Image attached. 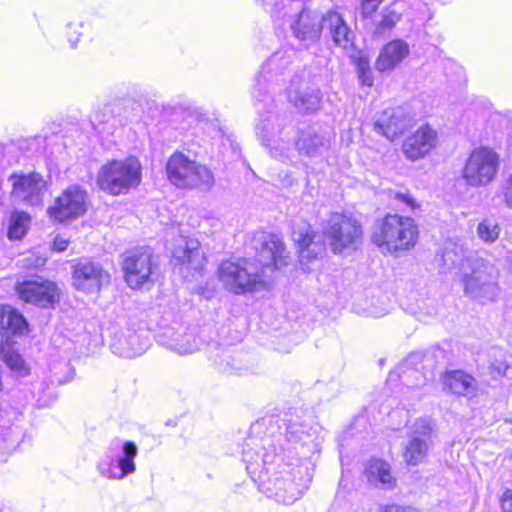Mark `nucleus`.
<instances>
[{
  "label": "nucleus",
  "mask_w": 512,
  "mask_h": 512,
  "mask_svg": "<svg viewBox=\"0 0 512 512\" xmlns=\"http://www.w3.org/2000/svg\"><path fill=\"white\" fill-rule=\"evenodd\" d=\"M393 199L404 203L412 211H414L420 207V205L417 203L416 199L409 192H406V193L395 192V193H393Z\"/></svg>",
  "instance_id": "32"
},
{
  "label": "nucleus",
  "mask_w": 512,
  "mask_h": 512,
  "mask_svg": "<svg viewBox=\"0 0 512 512\" xmlns=\"http://www.w3.org/2000/svg\"><path fill=\"white\" fill-rule=\"evenodd\" d=\"M88 205L87 191L79 185H71L54 199L46 213L52 222L66 224L84 216Z\"/></svg>",
  "instance_id": "11"
},
{
  "label": "nucleus",
  "mask_w": 512,
  "mask_h": 512,
  "mask_svg": "<svg viewBox=\"0 0 512 512\" xmlns=\"http://www.w3.org/2000/svg\"><path fill=\"white\" fill-rule=\"evenodd\" d=\"M15 344L16 342L10 337L0 340V360L17 376L27 377L31 374V366Z\"/></svg>",
  "instance_id": "21"
},
{
  "label": "nucleus",
  "mask_w": 512,
  "mask_h": 512,
  "mask_svg": "<svg viewBox=\"0 0 512 512\" xmlns=\"http://www.w3.org/2000/svg\"><path fill=\"white\" fill-rule=\"evenodd\" d=\"M24 268L31 269V266L26 264V265H24Z\"/></svg>",
  "instance_id": "40"
},
{
  "label": "nucleus",
  "mask_w": 512,
  "mask_h": 512,
  "mask_svg": "<svg viewBox=\"0 0 512 512\" xmlns=\"http://www.w3.org/2000/svg\"><path fill=\"white\" fill-rule=\"evenodd\" d=\"M142 179V163L138 157L130 155L106 161L97 171L96 185L106 195L120 196L136 190Z\"/></svg>",
  "instance_id": "2"
},
{
  "label": "nucleus",
  "mask_w": 512,
  "mask_h": 512,
  "mask_svg": "<svg viewBox=\"0 0 512 512\" xmlns=\"http://www.w3.org/2000/svg\"><path fill=\"white\" fill-rule=\"evenodd\" d=\"M137 446L132 441H126L123 444V456L118 460V466L120 468V474L114 476L115 478L121 479L128 474L135 471L136 466L134 459L137 456Z\"/></svg>",
  "instance_id": "27"
},
{
  "label": "nucleus",
  "mask_w": 512,
  "mask_h": 512,
  "mask_svg": "<svg viewBox=\"0 0 512 512\" xmlns=\"http://www.w3.org/2000/svg\"><path fill=\"white\" fill-rule=\"evenodd\" d=\"M419 234L412 217L388 212L375 220L370 242L383 255L399 256L416 247Z\"/></svg>",
  "instance_id": "1"
},
{
  "label": "nucleus",
  "mask_w": 512,
  "mask_h": 512,
  "mask_svg": "<svg viewBox=\"0 0 512 512\" xmlns=\"http://www.w3.org/2000/svg\"><path fill=\"white\" fill-rule=\"evenodd\" d=\"M501 193L505 205L512 209V173L505 179Z\"/></svg>",
  "instance_id": "33"
},
{
  "label": "nucleus",
  "mask_w": 512,
  "mask_h": 512,
  "mask_svg": "<svg viewBox=\"0 0 512 512\" xmlns=\"http://www.w3.org/2000/svg\"><path fill=\"white\" fill-rule=\"evenodd\" d=\"M410 54L409 44L402 39L385 43L375 60V68L380 73L396 69Z\"/></svg>",
  "instance_id": "18"
},
{
  "label": "nucleus",
  "mask_w": 512,
  "mask_h": 512,
  "mask_svg": "<svg viewBox=\"0 0 512 512\" xmlns=\"http://www.w3.org/2000/svg\"><path fill=\"white\" fill-rule=\"evenodd\" d=\"M35 261H36V264L34 266L35 268L42 267L46 263V260L42 257H37Z\"/></svg>",
  "instance_id": "38"
},
{
  "label": "nucleus",
  "mask_w": 512,
  "mask_h": 512,
  "mask_svg": "<svg viewBox=\"0 0 512 512\" xmlns=\"http://www.w3.org/2000/svg\"><path fill=\"white\" fill-rule=\"evenodd\" d=\"M497 372H498L499 375H504L505 374V369L498 368Z\"/></svg>",
  "instance_id": "39"
},
{
  "label": "nucleus",
  "mask_w": 512,
  "mask_h": 512,
  "mask_svg": "<svg viewBox=\"0 0 512 512\" xmlns=\"http://www.w3.org/2000/svg\"><path fill=\"white\" fill-rule=\"evenodd\" d=\"M352 63L355 66L358 80L362 86L372 88L375 83L374 73L370 66L368 56L360 54L352 57Z\"/></svg>",
  "instance_id": "26"
},
{
  "label": "nucleus",
  "mask_w": 512,
  "mask_h": 512,
  "mask_svg": "<svg viewBox=\"0 0 512 512\" xmlns=\"http://www.w3.org/2000/svg\"><path fill=\"white\" fill-rule=\"evenodd\" d=\"M109 279V273L92 260L81 259L72 266V285L78 291H99L103 282H109Z\"/></svg>",
  "instance_id": "16"
},
{
  "label": "nucleus",
  "mask_w": 512,
  "mask_h": 512,
  "mask_svg": "<svg viewBox=\"0 0 512 512\" xmlns=\"http://www.w3.org/2000/svg\"><path fill=\"white\" fill-rule=\"evenodd\" d=\"M364 474L368 481L377 482L387 489H394L397 486V478L391 465L382 458H370L365 464Z\"/></svg>",
  "instance_id": "22"
},
{
  "label": "nucleus",
  "mask_w": 512,
  "mask_h": 512,
  "mask_svg": "<svg viewBox=\"0 0 512 512\" xmlns=\"http://www.w3.org/2000/svg\"><path fill=\"white\" fill-rule=\"evenodd\" d=\"M252 243L262 271L280 272L289 266L291 256L281 234L260 229L253 234Z\"/></svg>",
  "instance_id": "6"
},
{
  "label": "nucleus",
  "mask_w": 512,
  "mask_h": 512,
  "mask_svg": "<svg viewBox=\"0 0 512 512\" xmlns=\"http://www.w3.org/2000/svg\"><path fill=\"white\" fill-rule=\"evenodd\" d=\"M121 269L128 287L140 290L154 282L157 262L145 247H134L124 252Z\"/></svg>",
  "instance_id": "7"
},
{
  "label": "nucleus",
  "mask_w": 512,
  "mask_h": 512,
  "mask_svg": "<svg viewBox=\"0 0 512 512\" xmlns=\"http://www.w3.org/2000/svg\"><path fill=\"white\" fill-rule=\"evenodd\" d=\"M438 145L437 129L425 122L403 138L400 149L407 160L415 162L428 157Z\"/></svg>",
  "instance_id": "13"
},
{
  "label": "nucleus",
  "mask_w": 512,
  "mask_h": 512,
  "mask_svg": "<svg viewBox=\"0 0 512 512\" xmlns=\"http://www.w3.org/2000/svg\"><path fill=\"white\" fill-rule=\"evenodd\" d=\"M11 183L10 194L20 199L28 206H38L43 203L44 193L48 190L49 183L38 171L13 172L8 177Z\"/></svg>",
  "instance_id": "12"
},
{
  "label": "nucleus",
  "mask_w": 512,
  "mask_h": 512,
  "mask_svg": "<svg viewBox=\"0 0 512 512\" xmlns=\"http://www.w3.org/2000/svg\"><path fill=\"white\" fill-rule=\"evenodd\" d=\"M499 505L502 512H512V489L507 488L499 497Z\"/></svg>",
  "instance_id": "34"
},
{
  "label": "nucleus",
  "mask_w": 512,
  "mask_h": 512,
  "mask_svg": "<svg viewBox=\"0 0 512 512\" xmlns=\"http://www.w3.org/2000/svg\"><path fill=\"white\" fill-rule=\"evenodd\" d=\"M31 332L29 321L16 307L0 304V333L11 336H28Z\"/></svg>",
  "instance_id": "20"
},
{
  "label": "nucleus",
  "mask_w": 512,
  "mask_h": 512,
  "mask_svg": "<svg viewBox=\"0 0 512 512\" xmlns=\"http://www.w3.org/2000/svg\"><path fill=\"white\" fill-rule=\"evenodd\" d=\"M207 262L198 239L180 235L173 244L171 263L189 272H201Z\"/></svg>",
  "instance_id": "14"
},
{
  "label": "nucleus",
  "mask_w": 512,
  "mask_h": 512,
  "mask_svg": "<svg viewBox=\"0 0 512 512\" xmlns=\"http://www.w3.org/2000/svg\"><path fill=\"white\" fill-rule=\"evenodd\" d=\"M300 114H311L320 108L321 97L316 93H301L292 101Z\"/></svg>",
  "instance_id": "28"
},
{
  "label": "nucleus",
  "mask_w": 512,
  "mask_h": 512,
  "mask_svg": "<svg viewBox=\"0 0 512 512\" xmlns=\"http://www.w3.org/2000/svg\"><path fill=\"white\" fill-rule=\"evenodd\" d=\"M14 292L22 303L41 309H55L62 299L59 285L41 276L16 281Z\"/></svg>",
  "instance_id": "9"
},
{
  "label": "nucleus",
  "mask_w": 512,
  "mask_h": 512,
  "mask_svg": "<svg viewBox=\"0 0 512 512\" xmlns=\"http://www.w3.org/2000/svg\"><path fill=\"white\" fill-rule=\"evenodd\" d=\"M164 173L166 180L179 190L192 191L209 188L214 183L212 171L205 165L176 150L168 157Z\"/></svg>",
  "instance_id": "3"
},
{
  "label": "nucleus",
  "mask_w": 512,
  "mask_h": 512,
  "mask_svg": "<svg viewBox=\"0 0 512 512\" xmlns=\"http://www.w3.org/2000/svg\"><path fill=\"white\" fill-rule=\"evenodd\" d=\"M322 29H327L332 37L335 45L342 48H347L352 44V35L349 27L347 26L343 16L336 10L327 11L321 18L319 25L312 24L304 21L300 17L295 26L293 27L294 35L299 39H306L307 37L319 38Z\"/></svg>",
  "instance_id": "10"
},
{
  "label": "nucleus",
  "mask_w": 512,
  "mask_h": 512,
  "mask_svg": "<svg viewBox=\"0 0 512 512\" xmlns=\"http://www.w3.org/2000/svg\"><path fill=\"white\" fill-rule=\"evenodd\" d=\"M477 234L485 243H494L500 235V225L491 218L482 219L477 226Z\"/></svg>",
  "instance_id": "30"
},
{
  "label": "nucleus",
  "mask_w": 512,
  "mask_h": 512,
  "mask_svg": "<svg viewBox=\"0 0 512 512\" xmlns=\"http://www.w3.org/2000/svg\"><path fill=\"white\" fill-rule=\"evenodd\" d=\"M216 277L225 291L237 296L256 293L266 286L262 274L254 271L250 260L245 257L221 260Z\"/></svg>",
  "instance_id": "4"
},
{
  "label": "nucleus",
  "mask_w": 512,
  "mask_h": 512,
  "mask_svg": "<svg viewBox=\"0 0 512 512\" xmlns=\"http://www.w3.org/2000/svg\"><path fill=\"white\" fill-rule=\"evenodd\" d=\"M410 124L411 119L400 107H388L378 114L373 128L389 141H395L404 135Z\"/></svg>",
  "instance_id": "17"
},
{
  "label": "nucleus",
  "mask_w": 512,
  "mask_h": 512,
  "mask_svg": "<svg viewBox=\"0 0 512 512\" xmlns=\"http://www.w3.org/2000/svg\"><path fill=\"white\" fill-rule=\"evenodd\" d=\"M401 18V13L396 11L392 5L384 7L381 13V18L376 25V32L382 35L392 31Z\"/></svg>",
  "instance_id": "29"
},
{
  "label": "nucleus",
  "mask_w": 512,
  "mask_h": 512,
  "mask_svg": "<svg viewBox=\"0 0 512 512\" xmlns=\"http://www.w3.org/2000/svg\"><path fill=\"white\" fill-rule=\"evenodd\" d=\"M384 1L385 0H361L359 9L362 18L373 17Z\"/></svg>",
  "instance_id": "31"
},
{
  "label": "nucleus",
  "mask_w": 512,
  "mask_h": 512,
  "mask_svg": "<svg viewBox=\"0 0 512 512\" xmlns=\"http://www.w3.org/2000/svg\"><path fill=\"white\" fill-rule=\"evenodd\" d=\"M75 34H78L77 27L70 25L68 27L67 35H68V40L71 42L72 46L76 45L77 42L79 41V37L73 38V36Z\"/></svg>",
  "instance_id": "37"
},
{
  "label": "nucleus",
  "mask_w": 512,
  "mask_h": 512,
  "mask_svg": "<svg viewBox=\"0 0 512 512\" xmlns=\"http://www.w3.org/2000/svg\"><path fill=\"white\" fill-rule=\"evenodd\" d=\"M409 508L396 505V504H386L383 505L379 512H408Z\"/></svg>",
  "instance_id": "36"
},
{
  "label": "nucleus",
  "mask_w": 512,
  "mask_h": 512,
  "mask_svg": "<svg viewBox=\"0 0 512 512\" xmlns=\"http://www.w3.org/2000/svg\"><path fill=\"white\" fill-rule=\"evenodd\" d=\"M32 217L24 210L14 209L9 213L6 224V236L10 241H21L28 234Z\"/></svg>",
  "instance_id": "24"
},
{
  "label": "nucleus",
  "mask_w": 512,
  "mask_h": 512,
  "mask_svg": "<svg viewBox=\"0 0 512 512\" xmlns=\"http://www.w3.org/2000/svg\"><path fill=\"white\" fill-rule=\"evenodd\" d=\"M69 243H70L69 239H66L60 235H57L52 241L51 249H52V251H55V252H64L67 250Z\"/></svg>",
  "instance_id": "35"
},
{
  "label": "nucleus",
  "mask_w": 512,
  "mask_h": 512,
  "mask_svg": "<svg viewBox=\"0 0 512 512\" xmlns=\"http://www.w3.org/2000/svg\"><path fill=\"white\" fill-rule=\"evenodd\" d=\"M440 380L444 391L458 397L475 394L477 391L474 376L461 369L444 371Z\"/></svg>",
  "instance_id": "19"
},
{
  "label": "nucleus",
  "mask_w": 512,
  "mask_h": 512,
  "mask_svg": "<svg viewBox=\"0 0 512 512\" xmlns=\"http://www.w3.org/2000/svg\"><path fill=\"white\" fill-rule=\"evenodd\" d=\"M334 254L356 249L364 237L360 219L350 211L330 213L324 232Z\"/></svg>",
  "instance_id": "5"
},
{
  "label": "nucleus",
  "mask_w": 512,
  "mask_h": 512,
  "mask_svg": "<svg viewBox=\"0 0 512 512\" xmlns=\"http://www.w3.org/2000/svg\"><path fill=\"white\" fill-rule=\"evenodd\" d=\"M489 269L491 265L488 262L479 260L472 267L471 273L464 275L462 283L466 295L473 298L482 297L489 301L495 299L494 292L498 289V284Z\"/></svg>",
  "instance_id": "15"
},
{
  "label": "nucleus",
  "mask_w": 512,
  "mask_h": 512,
  "mask_svg": "<svg viewBox=\"0 0 512 512\" xmlns=\"http://www.w3.org/2000/svg\"><path fill=\"white\" fill-rule=\"evenodd\" d=\"M429 444L424 439L412 437L402 450V458L407 466H418L425 462Z\"/></svg>",
  "instance_id": "25"
},
{
  "label": "nucleus",
  "mask_w": 512,
  "mask_h": 512,
  "mask_svg": "<svg viewBox=\"0 0 512 512\" xmlns=\"http://www.w3.org/2000/svg\"><path fill=\"white\" fill-rule=\"evenodd\" d=\"M318 232L308 229L300 233L295 242L299 257L311 262L321 257L326 251V245L323 241L317 240Z\"/></svg>",
  "instance_id": "23"
},
{
  "label": "nucleus",
  "mask_w": 512,
  "mask_h": 512,
  "mask_svg": "<svg viewBox=\"0 0 512 512\" xmlns=\"http://www.w3.org/2000/svg\"><path fill=\"white\" fill-rule=\"evenodd\" d=\"M499 167V154L493 148L480 146L469 153L461 176L468 186L482 187L496 179Z\"/></svg>",
  "instance_id": "8"
}]
</instances>
